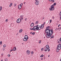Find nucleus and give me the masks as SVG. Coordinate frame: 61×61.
Segmentation results:
<instances>
[{"label":"nucleus","mask_w":61,"mask_h":61,"mask_svg":"<svg viewBox=\"0 0 61 61\" xmlns=\"http://www.w3.org/2000/svg\"><path fill=\"white\" fill-rule=\"evenodd\" d=\"M38 24V21H36L35 22V24L36 25L37 24Z\"/></svg>","instance_id":"a211bd4d"},{"label":"nucleus","mask_w":61,"mask_h":61,"mask_svg":"<svg viewBox=\"0 0 61 61\" xmlns=\"http://www.w3.org/2000/svg\"><path fill=\"white\" fill-rule=\"evenodd\" d=\"M23 5V4L21 3L20 5H19L18 6V8L19 9H20L22 8V6Z\"/></svg>","instance_id":"39448f33"},{"label":"nucleus","mask_w":61,"mask_h":61,"mask_svg":"<svg viewBox=\"0 0 61 61\" xmlns=\"http://www.w3.org/2000/svg\"><path fill=\"white\" fill-rule=\"evenodd\" d=\"M25 3H24V4H25Z\"/></svg>","instance_id":"603ef678"},{"label":"nucleus","mask_w":61,"mask_h":61,"mask_svg":"<svg viewBox=\"0 0 61 61\" xmlns=\"http://www.w3.org/2000/svg\"><path fill=\"white\" fill-rule=\"evenodd\" d=\"M23 18H21V20H23Z\"/></svg>","instance_id":"a18cd8bd"},{"label":"nucleus","mask_w":61,"mask_h":61,"mask_svg":"<svg viewBox=\"0 0 61 61\" xmlns=\"http://www.w3.org/2000/svg\"><path fill=\"white\" fill-rule=\"evenodd\" d=\"M60 29H61V28H59L57 29V30H60Z\"/></svg>","instance_id":"72a5a7b5"},{"label":"nucleus","mask_w":61,"mask_h":61,"mask_svg":"<svg viewBox=\"0 0 61 61\" xmlns=\"http://www.w3.org/2000/svg\"><path fill=\"white\" fill-rule=\"evenodd\" d=\"M49 56H50V55H49L48 56V57H49Z\"/></svg>","instance_id":"de8ad7c7"},{"label":"nucleus","mask_w":61,"mask_h":61,"mask_svg":"<svg viewBox=\"0 0 61 61\" xmlns=\"http://www.w3.org/2000/svg\"><path fill=\"white\" fill-rule=\"evenodd\" d=\"M18 34V33H17V34H16V35H17V34Z\"/></svg>","instance_id":"3c124183"},{"label":"nucleus","mask_w":61,"mask_h":61,"mask_svg":"<svg viewBox=\"0 0 61 61\" xmlns=\"http://www.w3.org/2000/svg\"><path fill=\"white\" fill-rule=\"evenodd\" d=\"M57 48L60 50L61 48V45L60 44H58L57 46Z\"/></svg>","instance_id":"0eeeda50"},{"label":"nucleus","mask_w":61,"mask_h":61,"mask_svg":"<svg viewBox=\"0 0 61 61\" xmlns=\"http://www.w3.org/2000/svg\"><path fill=\"white\" fill-rule=\"evenodd\" d=\"M52 5H53V6H55V5H56V3H54Z\"/></svg>","instance_id":"b1692460"},{"label":"nucleus","mask_w":61,"mask_h":61,"mask_svg":"<svg viewBox=\"0 0 61 61\" xmlns=\"http://www.w3.org/2000/svg\"><path fill=\"white\" fill-rule=\"evenodd\" d=\"M13 51V49L11 50L10 51V52H11V51Z\"/></svg>","instance_id":"58836bf2"},{"label":"nucleus","mask_w":61,"mask_h":61,"mask_svg":"<svg viewBox=\"0 0 61 61\" xmlns=\"http://www.w3.org/2000/svg\"><path fill=\"white\" fill-rule=\"evenodd\" d=\"M30 30H33V28H30Z\"/></svg>","instance_id":"bb28decb"},{"label":"nucleus","mask_w":61,"mask_h":61,"mask_svg":"<svg viewBox=\"0 0 61 61\" xmlns=\"http://www.w3.org/2000/svg\"><path fill=\"white\" fill-rule=\"evenodd\" d=\"M50 1L51 2H52V3H53V2H55V1H54V0H50Z\"/></svg>","instance_id":"6ab92c4d"},{"label":"nucleus","mask_w":61,"mask_h":61,"mask_svg":"<svg viewBox=\"0 0 61 61\" xmlns=\"http://www.w3.org/2000/svg\"><path fill=\"white\" fill-rule=\"evenodd\" d=\"M27 18H25V20L26 21H27Z\"/></svg>","instance_id":"4c0bfd02"},{"label":"nucleus","mask_w":61,"mask_h":61,"mask_svg":"<svg viewBox=\"0 0 61 61\" xmlns=\"http://www.w3.org/2000/svg\"><path fill=\"white\" fill-rule=\"evenodd\" d=\"M33 53L34 52H33V51H32L31 52V54H33Z\"/></svg>","instance_id":"7c9ffc66"},{"label":"nucleus","mask_w":61,"mask_h":61,"mask_svg":"<svg viewBox=\"0 0 61 61\" xmlns=\"http://www.w3.org/2000/svg\"><path fill=\"white\" fill-rule=\"evenodd\" d=\"M60 16H61V12L60 13Z\"/></svg>","instance_id":"c9c22d12"},{"label":"nucleus","mask_w":61,"mask_h":61,"mask_svg":"<svg viewBox=\"0 0 61 61\" xmlns=\"http://www.w3.org/2000/svg\"><path fill=\"white\" fill-rule=\"evenodd\" d=\"M47 49L46 48H45V52H46V51H47V49Z\"/></svg>","instance_id":"2eb2a0df"},{"label":"nucleus","mask_w":61,"mask_h":61,"mask_svg":"<svg viewBox=\"0 0 61 61\" xmlns=\"http://www.w3.org/2000/svg\"><path fill=\"white\" fill-rule=\"evenodd\" d=\"M53 19H55V17H54V16H53V18H52Z\"/></svg>","instance_id":"79ce46f5"},{"label":"nucleus","mask_w":61,"mask_h":61,"mask_svg":"<svg viewBox=\"0 0 61 61\" xmlns=\"http://www.w3.org/2000/svg\"><path fill=\"white\" fill-rule=\"evenodd\" d=\"M61 25H58V27H59V26H60Z\"/></svg>","instance_id":"a19ab883"},{"label":"nucleus","mask_w":61,"mask_h":61,"mask_svg":"<svg viewBox=\"0 0 61 61\" xmlns=\"http://www.w3.org/2000/svg\"><path fill=\"white\" fill-rule=\"evenodd\" d=\"M39 43V44H40V43H41V40L40 41Z\"/></svg>","instance_id":"c85d7f7f"},{"label":"nucleus","mask_w":61,"mask_h":61,"mask_svg":"<svg viewBox=\"0 0 61 61\" xmlns=\"http://www.w3.org/2000/svg\"><path fill=\"white\" fill-rule=\"evenodd\" d=\"M3 54H1V56H3Z\"/></svg>","instance_id":"49530a36"},{"label":"nucleus","mask_w":61,"mask_h":61,"mask_svg":"<svg viewBox=\"0 0 61 61\" xmlns=\"http://www.w3.org/2000/svg\"><path fill=\"white\" fill-rule=\"evenodd\" d=\"M3 61V59L2 60H1V61Z\"/></svg>","instance_id":"8fccbe9b"},{"label":"nucleus","mask_w":61,"mask_h":61,"mask_svg":"<svg viewBox=\"0 0 61 61\" xmlns=\"http://www.w3.org/2000/svg\"><path fill=\"white\" fill-rule=\"evenodd\" d=\"M60 61H61V59H60Z\"/></svg>","instance_id":"864d4df0"},{"label":"nucleus","mask_w":61,"mask_h":61,"mask_svg":"<svg viewBox=\"0 0 61 61\" xmlns=\"http://www.w3.org/2000/svg\"><path fill=\"white\" fill-rule=\"evenodd\" d=\"M44 24H42L41 26H39L38 27H37V30H40L41 29H43L44 27Z\"/></svg>","instance_id":"f03ea898"},{"label":"nucleus","mask_w":61,"mask_h":61,"mask_svg":"<svg viewBox=\"0 0 61 61\" xmlns=\"http://www.w3.org/2000/svg\"><path fill=\"white\" fill-rule=\"evenodd\" d=\"M54 35H53L51 36V38H53L54 37Z\"/></svg>","instance_id":"393cba45"},{"label":"nucleus","mask_w":61,"mask_h":61,"mask_svg":"<svg viewBox=\"0 0 61 61\" xmlns=\"http://www.w3.org/2000/svg\"><path fill=\"white\" fill-rule=\"evenodd\" d=\"M54 9L55 8H54V5H51V8H49V9L51 10V11H52V10L53 11V10H54Z\"/></svg>","instance_id":"20e7f679"},{"label":"nucleus","mask_w":61,"mask_h":61,"mask_svg":"<svg viewBox=\"0 0 61 61\" xmlns=\"http://www.w3.org/2000/svg\"><path fill=\"white\" fill-rule=\"evenodd\" d=\"M44 56V55H41V56L40 57H43Z\"/></svg>","instance_id":"4be33fe9"},{"label":"nucleus","mask_w":61,"mask_h":61,"mask_svg":"<svg viewBox=\"0 0 61 61\" xmlns=\"http://www.w3.org/2000/svg\"><path fill=\"white\" fill-rule=\"evenodd\" d=\"M51 22H52V20H50V23H51Z\"/></svg>","instance_id":"473e14b6"},{"label":"nucleus","mask_w":61,"mask_h":61,"mask_svg":"<svg viewBox=\"0 0 61 61\" xmlns=\"http://www.w3.org/2000/svg\"><path fill=\"white\" fill-rule=\"evenodd\" d=\"M22 45H23V43H22Z\"/></svg>","instance_id":"6e6d98bb"},{"label":"nucleus","mask_w":61,"mask_h":61,"mask_svg":"<svg viewBox=\"0 0 61 61\" xmlns=\"http://www.w3.org/2000/svg\"><path fill=\"white\" fill-rule=\"evenodd\" d=\"M6 45L4 44V45H3V47H6Z\"/></svg>","instance_id":"412c9836"},{"label":"nucleus","mask_w":61,"mask_h":61,"mask_svg":"<svg viewBox=\"0 0 61 61\" xmlns=\"http://www.w3.org/2000/svg\"><path fill=\"white\" fill-rule=\"evenodd\" d=\"M30 53V51L29 50H28L26 51V54L27 55H29Z\"/></svg>","instance_id":"9d476101"},{"label":"nucleus","mask_w":61,"mask_h":61,"mask_svg":"<svg viewBox=\"0 0 61 61\" xmlns=\"http://www.w3.org/2000/svg\"><path fill=\"white\" fill-rule=\"evenodd\" d=\"M35 4L36 5H38L39 4V2L37 0H36V1L35 2Z\"/></svg>","instance_id":"423d86ee"},{"label":"nucleus","mask_w":61,"mask_h":61,"mask_svg":"<svg viewBox=\"0 0 61 61\" xmlns=\"http://www.w3.org/2000/svg\"><path fill=\"white\" fill-rule=\"evenodd\" d=\"M2 9V6L0 7V11H1Z\"/></svg>","instance_id":"aec40b11"},{"label":"nucleus","mask_w":61,"mask_h":61,"mask_svg":"<svg viewBox=\"0 0 61 61\" xmlns=\"http://www.w3.org/2000/svg\"><path fill=\"white\" fill-rule=\"evenodd\" d=\"M59 49H58V48H57V49H56V51L57 52H58L59 50Z\"/></svg>","instance_id":"dca6fc26"},{"label":"nucleus","mask_w":61,"mask_h":61,"mask_svg":"<svg viewBox=\"0 0 61 61\" xmlns=\"http://www.w3.org/2000/svg\"><path fill=\"white\" fill-rule=\"evenodd\" d=\"M60 41H59L58 42V43H60Z\"/></svg>","instance_id":"c03bdc74"},{"label":"nucleus","mask_w":61,"mask_h":61,"mask_svg":"<svg viewBox=\"0 0 61 61\" xmlns=\"http://www.w3.org/2000/svg\"><path fill=\"white\" fill-rule=\"evenodd\" d=\"M50 26L46 27L45 30V33L46 34V37L47 38H50L53 34V30H50Z\"/></svg>","instance_id":"f257e3e1"},{"label":"nucleus","mask_w":61,"mask_h":61,"mask_svg":"<svg viewBox=\"0 0 61 61\" xmlns=\"http://www.w3.org/2000/svg\"><path fill=\"white\" fill-rule=\"evenodd\" d=\"M32 35H35V32H33L32 33Z\"/></svg>","instance_id":"2f4dec72"},{"label":"nucleus","mask_w":61,"mask_h":61,"mask_svg":"<svg viewBox=\"0 0 61 61\" xmlns=\"http://www.w3.org/2000/svg\"><path fill=\"white\" fill-rule=\"evenodd\" d=\"M41 60H43V58H41Z\"/></svg>","instance_id":"09e8293b"},{"label":"nucleus","mask_w":61,"mask_h":61,"mask_svg":"<svg viewBox=\"0 0 61 61\" xmlns=\"http://www.w3.org/2000/svg\"><path fill=\"white\" fill-rule=\"evenodd\" d=\"M34 24L33 23H32L31 24L30 26H31V27H32L34 26Z\"/></svg>","instance_id":"ddd939ff"},{"label":"nucleus","mask_w":61,"mask_h":61,"mask_svg":"<svg viewBox=\"0 0 61 61\" xmlns=\"http://www.w3.org/2000/svg\"><path fill=\"white\" fill-rule=\"evenodd\" d=\"M43 50H44V48H42L41 49V50L42 51H43Z\"/></svg>","instance_id":"a878e982"},{"label":"nucleus","mask_w":61,"mask_h":61,"mask_svg":"<svg viewBox=\"0 0 61 61\" xmlns=\"http://www.w3.org/2000/svg\"><path fill=\"white\" fill-rule=\"evenodd\" d=\"M12 49L13 51H16V47H14Z\"/></svg>","instance_id":"9b49d317"},{"label":"nucleus","mask_w":61,"mask_h":61,"mask_svg":"<svg viewBox=\"0 0 61 61\" xmlns=\"http://www.w3.org/2000/svg\"><path fill=\"white\" fill-rule=\"evenodd\" d=\"M28 39V37L27 35H26L25 36V37L23 39V41H26Z\"/></svg>","instance_id":"7ed1b4c3"},{"label":"nucleus","mask_w":61,"mask_h":61,"mask_svg":"<svg viewBox=\"0 0 61 61\" xmlns=\"http://www.w3.org/2000/svg\"><path fill=\"white\" fill-rule=\"evenodd\" d=\"M8 60V59L7 58H5V61H7Z\"/></svg>","instance_id":"5701e85b"},{"label":"nucleus","mask_w":61,"mask_h":61,"mask_svg":"<svg viewBox=\"0 0 61 61\" xmlns=\"http://www.w3.org/2000/svg\"><path fill=\"white\" fill-rule=\"evenodd\" d=\"M48 51H50V49H48Z\"/></svg>","instance_id":"37998d69"},{"label":"nucleus","mask_w":61,"mask_h":61,"mask_svg":"<svg viewBox=\"0 0 61 61\" xmlns=\"http://www.w3.org/2000/svg\"><path fill=\"white\" fill-rule=\"evenodd\" d=\"M21 21V19L19 18L17 20L16 22L17 23H20Z\"/></svg>","instance_id":"6e6552de"},{"label":"nucleus","mask_w":61,"mask_h":61,"mask_svg":"<svg viewBox=\"0 0 61 61\" xmlns=\"http://www.w3.org/2000/svg\"><path fill=\"white\" fill-rule=\"evenodd\" d=\"M8 21V19H7L6 20V22H7Z\"/></svg>","instance_id":"c756f323"},{"label":"nucleus","mask_w":61,"mask_h":61,"mask_svg":"<svg viewBox=\"0 0 61 61\" xmlns=\"http://www.w3.org/2000/svg\"><path fill=\"white\" fill-rule=\"evenodd\" d=\"M8 56L9 57L10 56V55L9 54L8 55Z\"/></svg>","instance_id":"e433bc0d"},{"label":"nucleus","mask_w":61,"mask_h":61,"mask_svg":"<svg viewBox=\"0 0 61 61\" xmlns=\"http://www.w3.org/2000/svg\"><path fill=\"white\" fill-rule=\"evenodd\" d=\"M2 41H0V45H2Z\"/></svg>","instance_id":"cd10ccee"},{"label":"nucleus","mask_w":61,"mask_h":61,"mask_svg":"<svg viewBox=\"0 0 61 61\" xmlns=\"http://www.w3.org/2000/svg\"><path fill=\"white\" fill-rule=\"evenodd\" d=\"M12 5H13V3H11L9 5V7H11L12 6Z\"/></svg>","instance_id":"f3484780"},{"label":"nucleus","mask_w":61,"mask_h":61,"mask_svg":"<svg viewBox=\"0 0 61 61\" xmlns=\"http://www.w3.org/2000/svg\"><path fill=\"white\" fill-rule=\"evenodd\" d=\"M14 6H16V4H14Z\"/></svg>","instance_id":"ea45409f"},{"label":"nucleus","mask_w":61,"mask_h":61,"mask_svg":"<svg viewBox=\"0 0 61 61\" xmlns=\"http://www.w3.org/2000/svg\"><path fill=\"white\" fill-rule=\"evenodd\" d=\"M44 19V18H43V19Z\"/></svg>","instance_id":"5fc2aeb1"},{"label":"nucleus","mask_w":61,"mask_h":61,"mask_svg":"<svg viewBox=\"0 0 61 61\" xmlns=\"http://www.w3.org/2000/svg\"><path fill=\"white\" fill-rule=\"evenodd\" d=\"M33 30H37V26H34L33 27Z\"/></svg>","instance_id":"1a4fd4ad"},{"label":"nucleus","mask_w":61,"mask_h":61,"mask_svg":"<svg viewBox=\"0 0 61 61\" xmlns=\"http://www.w3.org/2000/svg\"><path fill=\"white\" fill-rule=\"evenodd\" d=\"M46 48L47 49H49V47L48 45H47L46 46Z\"/></svg>","instance_id":"f8f14e48"},{"label":"nucleus","mask_w":61,"mask_h":61,"mask_svg":"<svg viewBox=\"0 0 61 61\" xmlns=\"http://www.w3.org/2000/svg\"><path fill=\"white\" fill-rule=\"evenodd\" d=\"M45 24H46V22H44V23H43V25H44H44H45Z\"/></svg>","instance_id":"f704fd0d"},{"label":"nucleus","mask_w":61,"mask_h":61,"mask_svg":"<svg viewBox=\"0 0 61 61\" xmlns=\"http://www.w3.org/2000/svg\"><path fill=\"white\" fill-rule=\"evenodd\" d=\"M22 31H23V29H21L19 30V33H21Z\"/></svg>","instance_id":"4468645a"}]
</instances>
